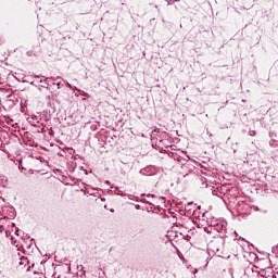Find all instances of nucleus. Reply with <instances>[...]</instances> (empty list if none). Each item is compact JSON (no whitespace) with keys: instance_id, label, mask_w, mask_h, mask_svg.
<instances>
[{"instance_id":"6","label":"nucleus","mask_w":278,"mask_h":278,"mask_svg":"<svg viewBox=\"0 0 278 278\" xmlns=\"http://www.w3.org/2000/svg\"><path fill=\"white\" fill-rule=\"evenodd\" d=\"M256 135H257V132H256L255 130H250V131H249V136H252V137H253V136H256Z\"/></svg>"},{"instance_id":"8","label":"nucleus","mask_w":278,"mask_h":278,"mask_svg":"<svg viewBox=\"0 0 278 278\" xmlns=\"http://www.w3.org/2000/svg\"><path fill=\"white\" fill-rule=\"evenodd\" d=\"M258 278H277V276H275V275H273V276H269V277L260 276Z\"/></svg>"},{"instance_id":"10","label":"nucleus","mask_w":278,"mask_h":278,"mask_svg":"<svg viewBox=\"0 0 278 278\" xmlns=\"http://www.w3.org/2000/svg\"><path fill=\"white\" fill-rule=\"evenodd\" d=\"M61 86H62V83L56 84L58 90H60L62 88Z\"/></svg>"},{"instance_id":"7","label":"nucleus","mask_w":278,"mask_h":278,"mask_svg":"<svg viewBox=\"0 0 278 278\" xmlns=\"http://www.w3.org/2000/svg\"><path fill=\"white\" fill-rule=\"evenodd\" d=\"M141 175H147V168L140 169Z\"/></svg>"},{"instance_id":"1","label":"nucleus","mask_w":278,"mask_h":278,"mask_svg":"<svg viewBox=\"0 0 278 278\" xmlns=\"http://www.w3.org/2000/svg\"><path fill=\"white\" fill-rule=\"evenodd\" d=\"M244 275L248 278L260 277L258 267L250 263L244 269Z\"/></svg>"},{"instance_id":"5","label":"nucleus","mask_w":278,"mask_h":278,"mask_svg":"<svg viewBox=\"0 0 278 278\" xmlns=\"http://www.w3.org/2000/svg\"><path fill=\"white\" fill-rule=\"evenodd\" d=\"M179 1H181V0H168V5H173V3H177Z\"/></svg>"},{"instance_id":"13","label":"nucleus","mask_w":278,"mask_h":278,"mask_svg":"<svg viewBox=\"0 0 278 278\" xmlns=\"http://www.w3.org/2000/svg\"><path fill=\"white\" fill-rule=\"evenodd\" d=\"M35 77L40 78V76H35Z\"/></svg>"},{"instance_id":"9","label":"nucleus","mask_w":278,"mask_h":278,"mask_svg":"<svg viewBox=\"0 0 278 278\" xmlns=\"http://www.w3.org/2000/svg\"><path fill=\"white\" fill-rule=\"evenodd\" d=\"M67 88H70L71 90H73V85H71L70 83H66Z\"/></svg>"},{"instance_id":"4","label":"nucleus","mask_w":278,"mask_h":278,"mask_svg":"<svg viewBox=\"0 0 278 278\" xmlns=\"http://www.w3.org/2000/svg\"><path fill=\"white\" fill-rule=\"evenodd\" d=\"M78 92H79L83 97H87V98L90 97V94H88V92H85V91H81V90H78Z\"/></svg>"},{"instance_id":"2","label":"nucleus","mask_w":278,"mask_h":278,"mask_svg":"<svg viewBox=\"0 0 278 278\" xmlns=\"http://www.w3.org/2000/svg\"><path fill=\"white\" fill-rule=\"evenodd\" d=\"M214 231L217 233H226L227 232V222H217L213 225Z\"/></svg>"},{"instance_id":"12","label":"nucleus","mask_w":278,"mask_h":278,"mask_svg":"<svg viewBox=\"0 0 278 278\" xmlns=\"http://www.w3.org/2000/svg\"><path fill=\"white\" fill-rule=\"evenodd\" d=\"M165 1H167V5H168V1H169V0H165Z\"/></svg>"},{"instance_id":"11","label":"nucleus","mask_w":278,"mask_h":278,"mask_svg":"<svg viewBox=\"0 0 278 278\" xmlns=\"http://www.w3.org/2000/svg\"><path fill=\"white\" fill-rule=\"evenodd\" d=\"M0 45H3V37L0 36Z\"/></svg>"},{"instance_id":"3","label":"nucleus","mask_w":278,"mask_h":278,"mask_svg":"<svg viewBox=\"0 0 278 278\" xmlns=\"http://www.w3.org/2000/svg\"><path fill=\"white\" fill-rule=\"evenodd\" d=\"M48 79H51L52 81H58V79H62V77H60V76H58V77H47L43 80H40V84H45V85H42V88H47V86H49Z\"/></svg>"}]
</instances>
